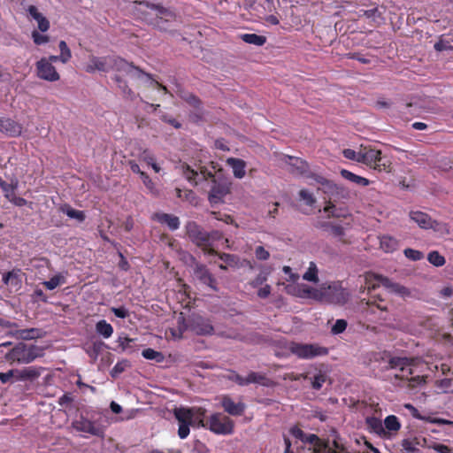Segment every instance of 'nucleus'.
<instances>
[{
	"instance_id": "1",
	"label": "nucleus",
	"mask_w": 453,
	"mask_h": 453,
	"mask_svg": "<svg viewBox=\"0 0 453 453\" xmlns=\"http://www.w3.org/2000/svg\"><path fill=\"white\" fill-rule=\"evenodd\" d=\"M219 165L211 162L209 166L199 165L197 169L191 168L187 163L180 165V169L186 180L194 186L200 181L209 180L211 188L208 195L211 203H219L230 193L231 181L224 176L223 170L218 168Z\"/></svg>"
},
{
	"instance_id": "2",
	"label": "nucleus",
	"mask_w": 453,
	"mask_h": 453,
	"mask_svg": "<svg viewBox=\"0 0 453 453\" xmlns=\"http://www.w3.org/2000/svg\"><path fill=\"white\" fill-rule=\"evenodd\" d=\"M110 69L116 70L117 72L124 73L131 78L141 79L146 76L149 80H152L150 73L142 72L133 64L127 62L125 59L119 57H96L90 56L89 62L85 66V71L88 73H93L96 71L108 72Z\"/></svg>"
},
{
	"instance_id": "3",
	"label": "nucleus",
	"mask_w": 453,
	"mask_h": 453,
	"mask_svg": "<svg viewBox=\"0 0 453 453\" xmlns=\"http://www.w3.org/2000/svg\"><path fill=\"white\" fill-rule=\"evenodd\" d=\"M175 418L179 423L178 435L180 439L188 436L190 426L207 428V419L205 420L206 410L202 407L175 408L173 411Z\"/></svg>"
},
{
	"instance_id": "4",
	"label": "nucleus",
	"mask_w": 453,
	"mask_h": 453,
	"mask_svg": "<svg viewBox=\"0 0 453 453\" xmlns=\"http://www.w3.org/2000/svg\"><path fill=\"white\" fill-rule=\"evenodd\" d=\"M417 359L406 357H390L388 369H398L400 373L395 375V380H407L410 388H415L426 382L425 376L416 374Z\"/></svg>"
},
{
	"instance_id": "5",
	"label": "nucleus",
	"mask_w": 453,
	"mask_h": 453,
	"mask_svg": "<svg viewBox=\"0 0 453 453\" xmlns=\"http://www.w3.org/2000/svg\"><path fill=\"white\" fill-rule=\"evenodd\" d=\"M185 227L187 235L191 242L200 247L205 254H217V251L213 249V242L223 239L220 232L212 231L208 233L195 221H188Z\"/></svg>"
},
{
	"instance_id": "6",
	"label": "nucleus",
	"mask_w": 453,
	"mask_h": 453,
	"mask_svg": "<svg viewBox=\"0 0 453 453\" xmlns=\"http://www.w3.org/2000/svg\"><path fill=\"white\" fill-rule=\"evenodd\" d=\"M43 356V349L37 345L19 342L4 353V359L9 364H29Z\"/></svg>"
},
{
	"instance_id": "7",
	"label": "nucleus",
	"mask_w": 453,
	"mask_h": 453,
	"mask_svg": "<svg viewBox=\"0 0 453 453\" xmlns=\"http://www.w3.org/2000/svg\"><path fill=\"white\" fill-rule=\"evenodd\" d=\"M360 163L379 172L389 173L391 171V163L384 160L381 156V150H376L372 146L360 147Z\"/></svg>"
},
{
	"instance_id": "8",
	"label": "nucleus",
	"mask_w": 453,
	"mask_h": 453,
	"mask_svg": "<svg viewBox=\"0 0 453 453\" xmlns=\"http://www.w3.org/2000/svg\"><path fill=\"white\" fill-rule=\"evenodd\" d=\"M348 300L349 293L339 282H333L319 289V301L334 304H344Z\"/></svg>"
},
{
	"instance_id": "9",
	"label": "nucleus",
	"mask_w": 453,
	"mask_h": 453,
	"mask_svg": "<svg viewBox=\"0 0 453 453\" xmlns=\"http://www.w3.org/2000/svg\"><path fill=\"white\" fill-rule=\"evenodd\" d=\"M289 351L301 359H312L317 357L326 356L328 349L317 343L291 342Z\"/></svg>"
},
{
	"instance_id": "10",
	"label": "nucleus",
	"mask_w": 453,
	"mask_h": 453,
	"mask_svg": "<svg viewBox=\"0 0 453 453\" xmlns=\"http://www.w3.org/2000/svg\"><path fill=\"white\" fill-rule=\"evenodd\" d=\"M410 218L416 222L420 228L433 229L441 234H449V226L447 223L432 219L426 212L415 211L410 212Z\"/></svg>"
},
{
	"instance_id": "11",
	"label": "nucleus",
	"mask_w": 453,
	"mask_h": 453,
	"mask_svg": "<svg viewBox=\"0 0 453 453\" xmlns=\"http://www.w3.org/2000/svg\"><path fill=\"white\" fill-rule=\"evenodd\" d=\"M216 434L228 435L234 430V422L220 412L213 413L207 419V428Z\"/></svg>"
},
{
	"instance_id": "12",
	"label": "nucleus",
	"mask_w": 453,
	"mask_h": 453,
	"mask_svg": "<svg viewBox=\"0 0 453 453\" xmlns=\"http://www.w3.org/2000/svg\"><path fill=\"white\" fill-rule=\"evenodd\" d=\"M185 329L190 330L197 335H211L214 327L211 321L198 314H192L188 319H183Z\"/></svg>"
},
{
	"instance_id": "13",
	"label": "nucleus",
	"mask_w": 453,
	"mask_h": 453,
	"mask_svg": "<svg viewBox=\"0 0 453 453\" xmlns=\"http://www.w3.org/2000/svg\"><path fill=\"white\" fill-rule=\"evenodd\" d=\"M72 427L77 432L88 434L99 438H104L105 436V426L96 421H92L82 415L72 422Z\"/></svg>"
},
{
	"instance_id": "14",
	"label": "nucleus",
	"mask_w": 453,
	"mask_h": 453,
	"mask_svg": "<svg viewBox=\"0 0 453 453\" xmlns=\"http://www.w3.org/2000/svg\"><path fill=\"white\" fill-rule=\"evenodd\" d=\"M37 76L44 81H57L60 79L55 66L46 58H42L36 63Z\"/></svg>"
},
{
	"instance_id": "15",
	"label": "nucleus",
	"mask_w": 453,
	"mask_h": 453,
	"mask_svg": "<svg viewBox=\"0 0 453 453\" xmlns=\"http://www.w3.org/2000/svg\"><path fill=\"white\" fill-rule=\"evenodd\" d=\"M220 405L226 413L234 417L243 415L247 408L242 400L235 402L229 395H224L220 397Z\"/></svg>"
},
{
	"instance_id": "16",
	"label": "nucleus",
	"mask_w": 453,
	"mask_h": 453,
	"mask_svg": "<svg viewBox=\"0 0 453 453\" xmlns=\"http://www.w3.org/2000/svg\"><path fill=\"white\" fill-rule=\"evenodd\" d=\"M374 278L380 285L383 286L390 293L395 294L401 297L411 296V292L406 287L397 282H394L388 277L382 275H375Z\"/></svg>"
},
{
	"instance_id": "17",
	"label": "nucleus",
	"mask_w": 453,
	"mask_h": 453,
	"mask_svg": "<svg viewBox=\"0 0 453 453\" xmlns=\"http://www.w3.org/2000/svg\"><path fill=\"white\" fill-rule=\"evenodd\" d=\"M352 220H341L340 223L337 222H325L321 225V226L326 230L330 231V233L336 238L339 239L340 242L343 243H347V241L344 239L346 230L351 227Z\"/></svg>"
},
{
	"instance_id": "18",
	"label": "nucleus",
	"mask_w": 453,
	"mask_h": 453,
	"mask_svg": "<svg viewBox=\"0 0 453 453\" xmlns=\"http://www.w3.org/2000/svg\"><path fill=\"white\" fill-rule=\"evenodd\" d=\"M22 125L11 118L0 117V133L9 137H18L22 133Z\"/></svg>"
},
{
	"instance_id": "19",
	"label": "nucleus",
	"mask_w": 453,
	"mask_h": 453,
	"mask_svg": "<svg viewBox=\"0 0 453 453\" xmlns=\"http://www.w3.org/2000/svg\"><path fill=\"white\" fill-rule=\"evenodd\" d=\"M194 273L201 283L208 286L213 291L219 290L216 278L210 273L205 265H196Z\"/></svg>"
},
{
	"instance_id": "20",
	"label": "nucleus",
	"mask_w": 453,
	"mask_h": 453,
	"mask_svg": "<svg viewBox=\"0 0 453 453\" xmlns=\"http://www.w3.org/2000/svg\"><path fill=\"white\" fill-rule=\"evenodd\" d=\"M45 371L42 366H27L23 369H16V380L19 381H35Z\"/></svg>"
},
{
	"instance_id": "21",
	"label": "nucleus",
	"mask_w": 453,
	"mask_h": 453,
	"mask_svg": "<svg viewBox=\"0 0 453 453\" xmlns=\"http://www.w3.org/2000/svg\"><path fill=\"white\" fill-rule=\"evenodd\" d=\"M247 8L257 17H262L273 8L272 0H244Z\"/></svg>"
},
{
	"instance_id": "22",
	"label": "nucleus",
	"mask_w": 453,
	"mask_h": 453,
	"mask_svg": "<svg viewBox=\"0 0 453 453\" xmlns=\"http://www.w3.org/2000/svg\"><path fill=\"white\" fill-rule=\"evenodd\" d=\"M303 442L313 446L311 453H324L331 443L328 439H321L315 434H305Z\"/></svg>"
},
{
	"instance_id": "23",
	"label": "nucleus",
	"mask_w": 453,
	"mask_h": 453,
	"mask_svg": "<svg viewBox=\"0 0 453 453\" xmlns=\"http://www.w3.org/2000/svg\"><path fill=\"white\" fill-rule=\"evenodd\" d=\"M152 219L166 225L171 231L177 230L180 225V219L177 216L165 212L154 213Z\"/></svg>"
},
{
	"instance_id": "24",
	"label": "nucleus",
	"mask_w": 453,
	"mask_h": 453,
	"mask_svg": "<svg viewBox=\"0 0 453 453\" xmlns=\"http://www.w3.org/2000/svg\"><path fill=\"white\" fill-rule=\"evenodd\" d=\"M324 212L327 214V218H342V221L352 220L351 215L348 213V211L344 208H337L332 201H328L323 209Z\"/></svg>"
},
{
	"instance_id": "25",
	"label": "nucleus",
	"mask_w": 453,
	"mask_h": 453,
	"mask_svg": "<svg viewBox=\"0 0 453 453\" xmlns=\"http://www.w3.org/2000/svg\"><path fill=\"white\" fill-rule=\"evenodd\" d=\"M27 12L32 19H34L37 22L38 29L44 33L50 29V21L44 17L41 12H39L38 9L35 5H29L27 8Z\"/></svg>"
},
{
	"instance_id": "26",
	"label": "nucleus",
	"mask_w": 453,
	"mask_h": 453,
	"mask_svg": "<svg viewBox=\"0 0 453 453\" xmlns=\"http://www.w3.org/2000/svg\"><path fill=\"white\" fill-rule=\"evenodd\" d=\"M27 12L32 19H34L37 22L38 29L44 33L50 29V21L44 17L41 12H39L38 9L35 5H29L27 8Z\"/></svg>"
},
{
	"instance_id": "27",
	"label": "nucleus",
	"mask_w": 453,
	"mask_h": 453,
	"mask_svg": "<svg viewBox=\"0 0 453 453\" xmlns=\"http://www.w3.org/2000/svg\"><path fill=\"white\" fill-rule=\"evenodd\" d=\"M10 334L17 339L27 341L41 338L43 335L42 329L39 328L17 329Z\"/></svg>"
},
{
	"instance_id": "28",
	"label": "nucleus",
	"mask_w": 453,
	"mask_h": 453,
	"mask_svg": "<svg viewBox=\"0 0 453 453\" xmlns=\"http://www.w3.org/2000/svg\"><path fill=\"white\" fill-rule=\"evenodd\" d=\"M285 162L292 166L297 173L305 174L308 173L309 164L305 160L292 156H285Z\"/></svg>"
},
{
	"instance_id": "29",
	"label": "nucleus",
	"mask_w": 453,
	"mask_h": 453,
	"mask_svg": "<svg viewBox=\"0 0 453 453\" xmlns=\"http://www.w3.org/2000/svg\"><path fill=\"white\" fill-rule=\"evenodd\" d=\"M226 164L232 167L234 176L237 179H242L245 176L246 163L244 160L235 157H229L226 159Z\"/></svg>"
},
{
	"instance_id": "30",
	"label": "nucleus",
	"mask_w": 453,
	"mask_h": 453,
	"mask_svg": "<svg viewBox=\"0 0 453 453\" xmlns=\"http://www.w3.org/2000/svg\"><path fill=\"white\" fill-rule=\"evenodd\" d=\"M340 173H341V176L342 178H344L345 180H349L353 183H356L357 185L362 186V187H366V186L370 185V183H371V181L368 179L359 176V175H357V174L353 173L352 172L346 170V169H342Z\"/></svg>"
},
{
	"instance_id": "31",
	"label": "nucleus",
	"mask_w": 453,
	"mask_h": 453,
	"mask_svg": "<svg viewBox=\"0 0 453 453\" xmlns=\"http://www.w3.org/2000/svg\"><path fill=\"white\" fill-rule=\"evenodd\" d=\"M380 245L385 252L390 253L397 249L398 242L394 237L383 235L380 239Z\"/></svg>"
},
{
	"instance_id": "32",
	"label": "nucleus",
	"mask_w": 453,
	"mask_h": 453,
	"mask_svg": "<svg viewBox=\"0 0 453 453\" xmlns=\"http://www.w3.org/2000/svg\"><path fill=\"white\" fill-rule=\"evenodd\" d=\"M96 332L103 336L104 338L107 339L110 338L113 334V327L112 326L108 323L106 320L102 319L96 322Z\"/></svg>"
},
{
	"instance_id": "33",
	"label": "nucleus",
	"mask_w": 453,
	"mask_h": 453,
	"mask_svg": "<svg viewBox=\"0 0 453 453\" xmlns=\"http://www.w3.org/2000/svg\"><path fill=\"white\" fill-rule=\"evenodd\" d=\"M241 39L249 44L262 46L266 42V37L257 34H243Z\"/></svg>"
},
{
	"instance_id": "34",
	"label": "nucleus",
	"mask_w": 453,
	"mask_h": 453,
	"mask_svg": "<svg viewBox=\"0 0 453 453\" xmlns=\"http://www.w3.org/2000/svg\"><path fill=\"white\" fill-rule=\"evenodd\" d=\"M177 197L183 201H187L191 204H196L197 197L196 193L191 189H181L179 188H175Z\"/></svg>"
},
{
	"instance_id": "35",
	"label": "nucleus",
	"mask_w": 453,
	"mask_h": 453,
	"mask_svg": "<svg viewBox=\"0 0 453 453\" xmlns=\"http://www.w3.org/2000/svg\"><path fill=\"white\" fill-rule=\"evenodd\" d=\"M113 80L127 98L134 100L136 97L135 94L127 86V81H125L119 75L116 74Z\"/></svg>"
},
{
	"instance_id": "36",
	"label": "nucleus",
	"mask_w": 453,
	"mask_h": 453,
	"mask_svg": "<svg viewBox=\"0 0 453 453\" xmlns=\"http://www.w3.org/2000/svg\"><path fill=\"white\" fill-rule=\"evenodd\" d=\"M300 297L302 298H313L319 300V289L313 288L305 284L299 285Z\"/></svg>"
},
{
	"instance_id": "37",
	"label": "nucleus",
	"mask_w": 453,
	"mask_h": 453,
	"mask_svg": "<svg viewBox=\"0 0 453 453\" xmlns=\"http://www.w3.org/2000/svg\"><path fill=\"white\" fill-rule=\"evenodd\" d=\"M318 182L321 183V184H326L327 187L332 190V191H335L337 194H341L342 197H347L348 195H349V191L347 190L346 188H344L343 186H341V185H337V184H334V183H332V182H329L327 181L326 179L324 178H319L317 180Z\"/></svg>"
},
{
	"instance_id": "38",
	"label": "nucleus",
	"mask_w": 453,
	"mask_h": 453,
	"mask_svg": "<svg viewBox=\"0 0 453 453\" xmlns=\"http://www.w3.org/2000/svg\"><path fill=\"white\" fill-rule=\"evenodd\" d=\"M384 426L388 431L397 432L401 428V423L395 415H389L384 419Z\"/></svg>"
},
{
	"instance_id": "39",
	"label": "nucleus",
	"mask_w": 453,
	"mask_h": 453,
	"mask_svg": "<svg viewBox=\"0 0 453 453\" xmlns=\"http://www.w3.org/2000/svg\"><path fill=\"white\" fill-rule=\"evenodd\" d=\"M311 383V387L315 390L321 389L323 384L327 380V375L325 372H319L316 375H314L312 378H309Z\"/></svg>"
},
{
	"instance_id": "40",
	"label": "nucleus",
	"mask_w": 453,
	"mask_h": 453,
	"mask_svg": "<svg viewBox=\"0 0 453 453\" xmlns=\"http://www.w3.org/2000/svg\"><path fill=\"white\" fill-rule=\"evenodd\" d=\"M303 280L317 283L319 281L318 269L314 262H311L307 272L303 276Z\"/></svg>"
},
{
	"instance_id": "41",
	"label": "nucleus",
	"mask_w": 453,
	"mask_h": 453,
	"mask_svg": "<svg viewBox=\"0 0 453 453\" xmlns=\"http://www.w3.org/2000/svg\"><path fill=\"white\" fill-rule=\"evenodd\" d=\"M142 183L144 184V186L147 188V189L154 196H158L159 195V191L157 190V188H156V185L154 183V181L150 178V176L144 172V173H141V176H140Z\"/></svg>"
},
{
	"instance_id": "42",
	"label": "nucleus",
	"mask_w": 453,
	"mask_h": 453,
	"mask_svg": "<svg viewBox=\"0 0 453 453\" xmlns=\"http://www.w3.org/2000/svg\"><path fill=\"white\" fill-rule=\"evenodd\" d=\"M265 380H266L265 375L256 372H250L248 376L245 378L246 386L250 383L266 385Z\"/></svg>"
},
{
	"instance_id": "43",
	"label": "nucleus",
	"mask_w": 453,
	"mask_h": 453,
	"mask_svg": "<svg viewBox=\"0 0 453 453\" xmlns=\"http://www.w3.org/2000/svg\"><path fill=\"white\" fill-rule=\"evenodd\" d=\"M139 4H145L147 7L157 10L161 19L163 17H165L166 20H169L170 19H173L174 17L173 13L171 11L164 8L163 6L153 4H150L149 3L144 2H141Z\"/></svg>"
},
{
	"instance_id": "44",
	"label": "nucleus",
	"mask_w": 453,
	"mask_h": 453,
	"mask_svg": "<svg viewBox=\"0 0 453 453\" xmlns=\"http://www.w3.org/2000/svg\"><path fill=\"white\" fill-rule=\"evenodd\" d=\"M60 50L59 58L63 64L67 63L72 58V52L65 41H60L58 43Z\"/></svg>"
},
{
	"instance_id": "45",
	"label": "nucleus",
	"mask_w": 453,
	"mask_h": 453,
	"mask_svg": "<svg viewBox=\"0 0 453 453\" xmlns=\"http://www.w3.org/2000/svg\"><path fill=\"white\" fill-rule=\"evenodd\" d=\"M427 260L430 264L437 267L442 266L446 263L445 257L436 250L428 253Z\"/></svg>"
},
{
	"instance_id": "46",
	"label": "nucleus",
	"mask_w": 453,
	"mask_h": 453,
	"mask_svg": "<svg viewBox=\"0 0 453 453\" xmlns=\"http://www.w3.org/2000/svg\"><path fill=\"white\" fill-rule=\"evenodd\" d=\"M62 211L64 213H65L71 219H75L80 222H82L85 220L86 216H85V213L83 211H78V210L73 209L72 207H70L68 205L65 208H64Z\"/></svg>"
},
{
	"instance_id": "47",
	"label": "nucleus",
	"mask_w": 453,
	"mask_h": 453,
	"mask_svg": "<svg viewBox=\"0 0 453 453\" xmlns=\"http://www.w3.org/2000/svg\"><path fill=\"white\" fill-rule=\"evenodd\" d=\"M130 366V362L127 359H122L113 366V368L111 371V375L112 377H117L120 373L126 371L127 367Z\"/></svg>"
},
{
	"instance_id": "48",
	"label": "nucleus",
	"mask_w": 453,
	"mask_h": 453,
	"mask_svg": "<svg viewBox=\"0 0 453 453\" xmlns=\"http://www.w3.org/2000/svg\"><path fill=\"white\" fill-rule=\"evenodd\" d=\"M324 453H350L347 450L346 447L339 442L336 439L333 440V441L326 449V451Z\"/></svg>"
},
{
	"instance_id": "49",
	"label": "nucleus",
	"mask_w": 453,
	"mask_h": 453,
	"mask_svg": "<svg viewBox=\"0 0 453 453\" xmlns=\"http://www.w3.org/2000/svg\"><path fill=\"white\" fill-rule=\"evenodd\" d=\"M299 197L302 201L304 202L306 205H309L311 207H312L317 202L313 194L307 189H301L299 191Z\"/></svg>"
},
{
	"instance_id": "50",
	"label": "nucleus",
	"mask_w": 453,
	"mask_h": 453,
	"mask_svg": "<svg viewBox=\"0 0 453 453\" xmlns=\"http://www.w3.org/2000/svg\"><path fill=\"white\" fill-rule=\"evenodd\" d=\"M366 424L370 428H372L375 433L380 434L383 432V426L381 421L374 417L367 418H366Z\"/></svg>"
},
{
	"instance_id": "51",
	"label": "nucleus",
	"mask_w": 453,
	"mask_h": 453,
	"mask_svg": "<svg viewBox=\"0 0 453 453\" xmlns=\"http://www.w3.org/2000/svg\"><path fill=\"white\" fill-rule=\"evenodd\" d=\"M403 253L407 258L412 261H418L424 257L421 251L411 248L405 249Z\"/></svg>"
},
{
	"instance_id": "52",
	"label": "nucleus",
	"mask_w": 453,
	"mask_h": 453,
	"mask_svg": "<svg viewBox=\"0 0 453 453\" xmlns=\"http://www.w3.org/2000/svg\"><path fill=\"white\" fill-rule=\"evenodd\" d=\"M360 149L358 150V151H356L352 149H344L342 150V155L345 158L357 161L358 163H360Z\"/></svg>"
},
{
	"instance_id": "53",
	"label": "nucleus",
	"mask_w": 453,
	"mask_h": 453,
	"mask_svg": "<svg viewBox=\"0 0 453 453\" xmlns=\"http://www.w3.org/2000/svg\"><path fill=\"white\" fill-rule=\"evenodd\" d=\"M348 323L345 319H337L334 325L332 326L331 332L334 334H342L346 330Z\"/></svg>"
},
{
	"instance_id": "54",
	"label": "nucleus",
	"mask_w": 453,
	"mask_h": 453,
	"mask_svg": "<svg viewBox=\"0 0 453 453\" xmlns=\"http://www.w3.org/2000/svg\"><path fill=\"white\" fill-rule=\"evenodd\" d=\"M267 280V275L264 273H260L257 274L253 280H251L249 284L251 288H257L262 285Z\"/></svg>"
},
{
	"instance_id": "55",
	"label": "nucleus",
	"mask_w": 453,
	"mask_h": 453,
	"mask_svg": "<svg viewBox=\"0 0 453 453\" xmlns=\"http://www.w3.org/2000/svg\"><path fill=\"white\" fill-rule=\"evenodd\" d=\"M255 257L257 260L260 261H265L269 259L270 253L268 250H266L263 246L259 245L257 246L255 249Z\"/></svg>"
},
{
	"instance_id": "56",
	"label": "nucleus",
	"mask_w": 453,
	"mask_h": 453,
	"mask_svg": "<svg viewBox=\"0 0 453 453\" xmlns=\"http://www.w3.org/2000/svg\"><path fill=\"white\" fill-rule=\"evenodd\" d=\"M32 39L36 45H42L50 41V37L48 35H42L37 30H34L32 32Z\"/></svg>"
},
{
	"instance_id": "57",
	"label": "nucleus",
	"mask_w": 453,
	"mask_h": 453,
	"mask_svg": "<svg viewBox=\"0 0 453 453\" xmlns=\"http://www.w3.org/2000/svg\"><path fill=\"white\" fill-rule=\"evenodd\" d=\"M368 306H376L380 311H388V307L386 304H384V300L380 297V296H378L377 297H372V300H369L367 302Z\"/></svg>"
},
{
	"instance_id": "58",
	"label": "nucleus",
	"mask_w": 453,
	"mask_h": 453,
	"mask_svg": "<svg viewBox=\"0 0 453 453\" xmlns=\"http://www.w3.org/2000/svg\"><path fill=\"white\" fill-rule=\"evenodd\" d=\"M142 355L144 358L149 360H157L158 357H162V354L153 349L148 348L142 350Z\"/></svg>"
},
{
	"instance_id": "59",
	"label": "nucleus",
	"mask_w": 453,
	"mask_h": 453,
	"mask_svg": "<svg viewBox=\"0 0 453 453\" xmlns=\"http://www.w3.org/2000/svg\"><path fill=\"white\" fill-rule=\"evenodd\" d=\"M111 311L117 317V318H119V319H126L129 316V311L128 310L124 307V306H120V307H111Z\"/></svg>"
},
{
	"instance_id": "60",
	"label": "nucleus",
	"mask_w": 453,
	"mask_h": 453,
	"mask_svg": "<svg viewBox=\"0 0 453 453\" xmlns=\"http://www.w3.org/2000/svg\"><path fill=\"white\" fill-rule=\"evenodd\" d=\"M42 284L46 287L47 289L53 290L60 285V276L55 275L49 280L44 281Z\"/></svg>"
},
{
	"instance_id": "61",
	"label": "nucleus",
	"mask_w": 453,
	"mask_h": 453,
	"mask_svg": "<svg viewBox=\"0 0 453 453\" xmlns=\"http://www.w3.org/2000/svg\"><path fill=\"white\" fill-rule=\"evenodd\" d=\"M227 379L232 381H234L239 386H246L245 378H243L234 371L230 372V374L227 376Z\"/></svg>"
},
{
	"instance_id": "62",
	"label": "nucleus",
	"mask_w": 453,
	"mask_h": 453,
	"mask_svg": "<svg viewBox=\"0 0 453 453\" xmlns=\"http://www.w3.org/2000/svg\"><path fill=\"white\" fill-rule=\"evenodd\" d=\"M73 398L71 395V393H65L62 396L58 399V404L62 407H69L71 403H73Z\"/></svg>"
},
{
	"instance_id": "63",
	"label": "nucleus",
	"mask_w": 453,
	"mask_h": 453,
	"mask_svg": "<svg viewBox=\"0 0 453 453\" xmlns=\"http://www.w3.org/2000/svg\"><path fill=\"white\" fill-rule=\"evenodd\" d=\"M434 49L437 51H444V50H453V47L449 44V42L444 41V40H439L434 44Z\"/></svg>"
},
{
	"instance_id": "64",
	"label": "nucleus",
	"mask_w": 453,
	"mask_h": 453,
	"mask_svg": "<svg viewBox=\"0 0 453 453\" xmlns=\"http://www.w3.org/2000/svg\"><path fill=\"white\" fill-rule=\"evenodd\" d=\"M430 448L438 453H452V450L449 446L441 443H434Z\"/></svg>"
}]
</instances>
